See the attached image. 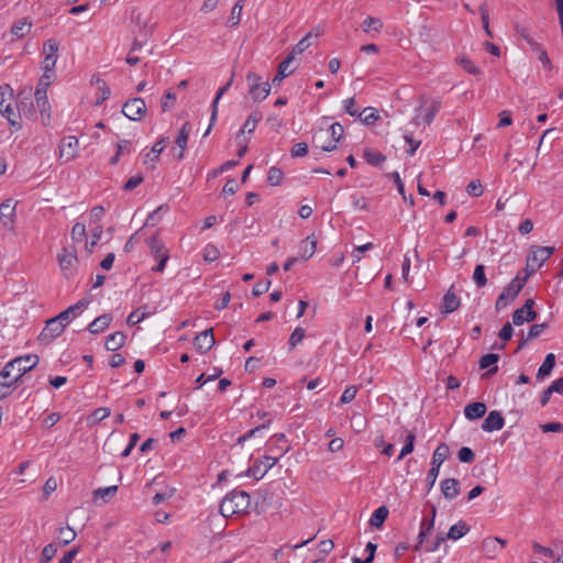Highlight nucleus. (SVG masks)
Instances as JSON below:
<instances>
[{"instance_id": "obj_18", "label": "nucleus", "mask_w": 563, "mask_h": 563, "mask_svg": "<svg viewBox=\"0 0 563 563\" xmlns=\"http://www.w3.org/2000/svg\"><path fill=\"white\" fill-rule=\"evenodd\" d=\"M441 492L445 499H454L460 494V482L456 478H446L442 481Z\"/></svg>"}, {"instance_id": "obj_59", "label": "nucleus", "mask_w": 563, "mask_h": 563, "mask_svg": "<svg viewBox=\"0 0 563 563\" xmlns=\"http://www.w3.org/2000/svg\"><path fill=\"white\" fill-rule=\"evenodd\" d=\"M548 328V323H537L530 327L527 334V340H533L541 335L544 329Z\"/></svg>"}, {"instance_id": "obj_7", "label": "nucleus", "mask_w": 563, "mask_h": 563, "mask_svg": "<svg viewBox=\"0 0 563 563\" xmlns=\"http://www.w3.org/2000/svg\"><path fill=\"white\" fill-rule=\"evenodd\" d=\"M122 113L132 121H140L146 113V104L142 98L128 100L122 107Z\"/></svg>"}, {"instance_id": "obj_62", "label": "nucleus", "mask_w": 563, "mask_h": 563, "mask_svg": "<svg viewBox=\"0 0 563 563\" xmlns=\"http://www.w3.org/2000/svg\"><path fill=\"white\" fill-rule=\"evenodd\" d=\"M466 191L471 196L479 197L483 194L482 184L478 180H473L467 185Z\"/></svg>"}, {"instance_id": "obj_4", "label": "nucleus", "mask_w": 563, "mask_h": 563, "mask_svg": "<svg viewBox=\"0 0 563 563\" xmlns=\"http://www.w3.org/2000/svg\"><path fill=\"white\" fill-rule=\"evenodd\" d=\"M525 286V278L518 274L500 292L496 302L495 309L497 311L504 310L510 302H512L519 295Z\"/></svg>"}, {"instance_id": "obj_33", "label": "nucleus", "mask_w": 563, "mask_h": 563, "mask_svg": "<svg viewBox=\"0 0 563 563\" xmlns=\"http://www.w3.org/2000/svg\"><path fill=\"white\" fill-rule=\"evenodd\" d=\"M76 536V531L67 526L57 529L56 538L62 544L67 545L75 540Z\"/></svg>"}, {"instance_id": "obj_36", "label": "nucleus", "mask_w": 563, "mask_h": 563, "mask_svg": "<svg viewBox=\"0 0 563 563\" xmlns=\"http://www.w3.org/2000/svg\"><path fill=\"white\" fill-rule=\"evenodd\" d=\"M133 22L136 26H139V32L141 35L146 37L150 34L152 26H148V18L146 15L143 13H137L133 16Z\"/></svg>"}, {"instance_id": "obj_13", "label": "nucleus", "mask_w": 563, "mask_h": 563, "mask_svg": "<svg viewBox=\"0 0 563 563\" xmlns=\"http://www.w3.org/2000/svg\"><path fill=\"white\" fill-rule=\"evenodd\" d=\"M192 131V125L189 121L185 122L181 129L179 130L177 137L175 140V144L179 147V153L177 154L178 159L184 158V152L187 147V141L189 137V134Z\"/></svg>"}, {"instance_id": "obj_39", "label": "nucleus", "mask_w": 563, "mask_h": 563, "mask_svg": "<svg viewBox=\"0 0 563 563\" xmlns=\"http://www.w3.org/2000/svg\"><path fill=\"white\" fill-rule=\"evenodd\" d=\"M262 120V114L260 112H253L247 119L246 121L244 122L240 133H244V132H247V133H252L255 128H256V124Z\"/></svg>"}, {"instance_id": "obj_41", "label": "nucleus", "mask_w": 563, "mask_h": 563, "mask_svg": "<svg viewBox=\"0 0 563 563\" xmlns=\"http://www.w3.org/2000/svg\"><path fill=\"white\" fill-rule=\"evenodd\" d=\"M473 280L478 288L486 286L487 278L485 275V266L484 265L478 264L475 266V269L473 273Z\"/></svg>"}, {"instance_id": "obj_42", "label": "nucleus", "mask_w": 563, "mask_h": 563, "mask_svg": "<svg viewBox=\"0 0 563 563\" xmlns=\"http://www.w3.org/2000/svg\"><path fill=\"white\" fill-rule=\"evenodd\" d=\"M110 409L107 408V407H99L97 409H95L91 413V416L88 418V421L91 420V422H89V424H95V423H98L102 420H104L106 418H108L110 416Z\"/></svg>"}, {"instance_id": "obj_15", "label": "nucleus", "mask_w": 563, "mask_h": 563, "mask_svg": "<svg viewBox=\"0 0 563 563\" xmlns=\"http://www.w3.org/2000/svg\"><path fill=\"white\" fill-rule=\"evenodd\" d=\"M78 146V140L75 136H67L62 140L60 143V157H65L66 161H70L76 156Z\"/></svg>"}, {"instance_id": "obj_20", "label": "nucleus", "mask_w": 563, "mask_h": 563, "mask_svg": "<svg viewBox=\"0 0 563 563\" xmlns=\"http://www.w3.org/2000/svg\"><path fill=\"white\" fill-rule=\"evenodd\" d=\"M111 321L112 316L110 313L101 314L88 324L87 330L92 334L101 333L110 325Z\"/></svg>"}, {"instance_id": "obj_8", "label": "nucleus", "mask_w": 563, "mask_h": 563, "mask_svg": "<svg viewBox=\"0 0 563 563\" xmlns=\"http://www.w3.org/2000/svg\"><path fill=\"white\" fill-rule=\"evenodd\" d=\"M553 246H532L527 256V258L530 261L532 271H538L553 254Z\"/></svg>"}, {"instance_id": "obj_47", "label": "nucleus", "mask_w": 563, "mask_h": 563, "mask_svg": "<svg viewBox=\"0 0 563 563\" xmlns=\"http://www.w3.org/2000/svg\"><path fill=\"white\" fill-rule=\"evenodd\" d=\"M283 177H284L283 170L278 167L273 166L268 170L267 181L272 186H278V185H280Z\"/></svg>"}, {"instance_id": "obj_25", "label": "nucleus", "mask_w": 563, "mask_h": 563, "mask_svg": "<svg viewBox=\"0 0 563 563\" xmlns=\"http://www.w3.org/2000/svg\"><path fill=\"white\" fill-rule=\"evenodd\" d=\"M486 405L481 401H474L468 404L464 408V415L468 420H476L482 418L486 413Z\"/></svg>"}, {"instance_id": "obj_23", "label": "nucleus", "mask_w": 563, "mask_h": 563, "mask_svg": "<svg viewBox=\"0 0 563 563\" xmlns=\"http://www.w3.org/2000/svg\"><path fill=\"white\" fill-rule=\"evenodd\" d=\"M498 360H499V355L495 354V353H488L481 357L479 368L481 369L489 368L484 374L485 377H488L489 375L497 373L498 367L496 366V363L498 362Z\"/></svg>"}, {"instance_id": "obj_37", "label": "nucleus", "mask_w": 563, "mask_h": 563, "mask_svg": "<svg viewBox=\"0 0 563 563\" xmlns=\"http://www.w3.org/2000/svg\"><path fill=\"white\" fill-rule=\"evenodd\" d=\"M118 492V486L112 485L108 487H101L93 492L96 498H101L103 503L109 501Z\"/></svg>"}, {"instance_id": "obj_34", "label": "nucleus", "mask_w": 563, "mask_h": 563, "mask_svg": "<svg viewBox=\"0 0 563 563\" xmlns=\"http://www.w3.org/2000/svg\"><path fill=\"white\" fill-rule=\"evenodd\" d=\"M243 2L244 0H238L235 4L233 5L230 16L228 19V26L234 27L236 26L241 21L242 15V9H243Z\"/></svg>"}, {"instance_id": "obj_29", "label": "nucleus", "mask_w": 563, "mask_h": 563, "mask_svg": "<svg viewBox=\"0 0 563 563\" xmlns=\"http://www.w3.org/2000/svg\"><path fill=\"white\" fill-rule=\"evenodd\" d=\"M555 365V355L553 353H549L541 366L538 369L537 378L543 379L544 377L549 376Z\"/></svg>"}, {"instance_id": "obj_48", "label": "nucleus", "mask_w": 563, "mask_h": 563, "mask_svg": "<svg viewBox=\"0 0 563 563\" xmlns=\"http://www.w3.org/2000/svg\"><path fill=\"white\" fill-rule=\"evenodd\" d=\"M306 331L303 328H296L288 340L289 350H294L305 338Z\"/></svg>"}, {"instance_id": "obj_57", "label": "nucleus", "mask_w": 563, "mask_h": 563, "mask_svg": "<svg viewBox=\"0 0 563 563\" xmlns=\"http://www.w3.org/2000/svg\"><path fill=\"white\" fill-rule=\"evenodd\" d=\"M328 132L330 133L332 140L339 142L344 133V128L341 123L334 122L330 125Z\"/></svg>"}, {"instance_id": "obj_54", "label": "nucleus", "mask_w": 563, "mask_h": 563, "mask_svg": "<svg viewBox=\"0 0 563 563\" xmlns=\"http://www.w3.org/2000/svg\"><path fill=\"white\" fill-rule=\"evenodd\" d=\"M440 108H441V101L437 100V99L432 100L431 106L423 119L427 124H431V122L433 121V119H434L435 114L438 113V111L440 110Z\"/></svg>"}, {"instance_id": "obj_16", "label": "nucleus", "mask_w": 563, "mask_h": 563, "mask_svg": "<svg viewBox=\"0 0 563 563\" xmlns=\"http://www.w3.org/2000/svg\"><path fill=\"white\" fill-rule=\"evenodd\" d=\"M146 244L150 247L151 255L156 260L164 255H169L164 242L157 235L148 238Z\"/></svg>"}, {"instance_id": "obj_11", "label": "nucleus", "mask_w": 563, "mask_h": 563, "mask_svg": "<svg viewBox=\"0 0 563 563\" xmlns=\"http://www.w3.org/2000/svg\"><path fill=\"white\" fill-rule=\"evenodd\" d=\"M213 330L212 328L200 332L194 339V346L200 353H207L214 345Z\"/></svg>"}, {"instance_id": "obj_38", "label": "nucleus", "mask_w": 563, "mask_h": 563, "mask_svg": "<svg viewBox=\"0 0 563 563\" xmlns=\"http://www.w3.org/2000/svg\"><path fill=\"white\" fill-rule=\"evenodd\" d=\"M356 115L365 124H373L378 119V112L374 108H365L362 112H357Z\"/></svg>"}, {"instance_id": "obj_5", "label": "nucleus", "mask_w": 563, "mask_h": 563, "mask_svg": "<svg viewBox=\"0 0 563 563\" xmlns=\"http://www.w3.org/2000/svg\"><path fill=\"white\" fill-rule=\"evenodd\" d=\"M249 85V92L255 101L264 100L271 91V84L268 81H261V77L255 73L246 75Z\"/></svg>"}, {"instance_id": "obj_58", "label": "nucleus", "mask_w": 563, "mask_h": 563, "mask_svg": "<svg viewBox=\"0 0 563 563\" xmlns=\"http://www.w3.org/2000/svg\"><path fill=\"white\" fill-rule=\"evenodd\" d=\"M290 154L292 157H303L308 154V144L305 143V142H299V143H296L291 151H290Z\"/></svg>"}, {"instance_id": "obj_3", "label": "nucleus", "mask_w": 563, "mask_h": 563, "mask_svg": "<svg viewBox=\"0 0 563 563\" xmlns=\"http://www.w3.org/2000/svg\"><path fill=\"white\" fill-rule=\"evenodd\" d=\"M13 90L9 85L0 86V112L3 117H5L9 123L19 130L21 128L19 118L20 115L15 113L13 107Z\"/></svg>"}, {"instance_id": "obj_10", "label": "nucleus", "mask_w": 563, "mask_h": 563, "mask_svg": "<svg viewBox=\"0 0 563 563\" xmlns=\"http://www.w3.org/2000/svg\"><path fill=\"white\" fill-rule=\"evenodd\" d=\"M278 461V457L265 455L261 461H256L252 467L249 468L247 475L254 478H262L268 470H271Z\"/></svg>"}, {"instance_id": "obj_9", "label": "nucleus", "mask_w": 563, "mask_h": 563, "mask_svg": "<svg viewBox=\"0 0 563 563\" xmlns=\"http://www.w3.org/2000/svg\"><path fill=\"white\" fill-rule=\"evenodd\" d=\"M59 267L66 277H69L74 273V268L78 263L77 254L75 249L64 247L63 252L57 256Z\"/></svg>"}, {"instance_id": "obj_28", "label": "nucleus", "mask_w": 563, "mask_h": 563, "mask_svg": "<svg viewBox=\"0 0 563 563\" xmlns=\"http://www.w3.org/2000/svg\"><path fill=\"white\" fill-rule=\"evenodd\" d=\"M317 249V241L308 236L306 240L301 242L299 254L301 256V260L307 261L309 260L316 252Z\"/></svg>"}, {"instance_id": "obj_12", "label": "nucleus", "mask_w": 563, "mask_h": 563, "mask_svg": "<svg viewBox=\"0 0 563 563\" xmlns=\"http://www.w3.org/2000/svg\"><path fill=\"white\" fill-rule=\"evenodd\" d=\"M505 426V419L501 413L497 410H493L485 418L482 429L486 432H493L501 430Z\"/></svg>"}, {"instance_id": "obj_2", "label": "nucleus", "mask_w": 563, "mask_h": 563, "mask_svg": "<svg viewBox=\"0 0 563 563\" xmlns=\"http://www.w3.org/2000/svg\"><path fill=\"white\" fill-rule=\"evenodd\" d=\"M251 505V497L244 490H233L224 496L220 504V514L223 517L246 512Z\"/></svg>"}, {"instance_id": "obj_32", "label": "nucleus", "mask_w": 563, "mask_h": 563, "mask_svg": "<svg viewBox=\"0 0 563 563\" xmlns=\"http://www.w3.org/2000/svg\"><path fill=\"white\" fill-rule=\"evenodd\" d=\"M388 516L386 506L378 507L369 518V525L374 528H380Z\"/></svg>"}, {"instance_id": "obj_26", "label": "nucleus", "mask_w": 563, "mask_h": 563, "mask_svg": "<svg viewBox=\"0 0 563 563\" xmlns=\"http://www.w3.org/2000/svg\"><path fill=\"white\" fill-rule=\"evenodd\" d=\"M125 342V334L121 331H117L107 336L104 346L108 351L115 352L123 346Z\"/></svg>"}, {"instance_id": "obj_17", "label": "nucleus", "mask_w": 563, "mask_h": 563, "mask_svg": "<svg viewBox=\"0 0 563 563\" xmlns=\"http://www.w3.org/2000/svg\"><path fill=\"white\" fill-rule=\"evenodd\" d=\"M461 305L460 298L453 291V286L446 291L442 299V312L451 313L459 309Z\"/></svg>"}, {"instance_id": "obj_45", "label": "nucleus", "mask_w": 563, "mask_h": 563, "mask_svg": "<svg viewBox=\"0 0 563 563\" xmlns=\"http://www.w3.org/2000/svg\"><path fill=\"white\" fill-rule=\"evenodd\" d=\"M433 527H434L433 518H431L429 521L422 520L421 530L418 536V543L415 547L416 550H419L420 545L424 541L426 536L433 529Z\"/></svg>"}, {"instance_id": "obj_51", "label": "nucleus", "mask_w": 563, "mask_h": 563, "mask_svg": "<svg viewBox=\"0 0 563 563\" xmlns=\"http://www.w3.org/2000/svg\"><path fill=\"white\" fill-rule=\"evenodd\" d=\"M479 12H481V19L483 23V29L486 32V34L492 37V31L489 29V14H488V8L486 3H482L479 5Z\"/></svg>"}, {"instance_id": "obj_35", "label": "nucleus", "mask_w": 563, "mask_h": 563, "mask_svg": "<svg viewBox=\"0 0 563 563\" xmlns=\"http://www.w3.org/2000/svg\"><path fill=\"white\" fill-rule=\"evenodd\" d=\"M456 63L468 74L479 75L481 69L465 55L456 57Z\"/></svg>"}, {"instance_id": "obj_56", "label": "nucleus", "mask_w": 563, "mask_h": 563, "mask_svg": "<svg viewBox=\"0 0 563 563\" xmlns=\"http://www.w3.org/2000/svg\"><path fill=\"white\" fill-rule=\"evenodd\" d=\"M457 456L462 463H472L475 459L474 452L467 446L461 448Z\"/></svg>"}, {"instance_id": "obj_50", "label": "nucleus", "mask_w": 563, "mask_h": 563, "mask_svg": "<svg viewBox=\"0 0 563 563\" xmlns=\"http://www.w3.org/2000/svg\"><path fill=\"white\" fill-rule=\"evenodd\" d=\"M415 440H416V435L413 433H409L406 437V442H405V445L402 446V449L400 451L398 460H401L402 457H405L406 455L410 454L413 451V449H415Z\"/></svg>"}, {"instance_id": "obj_64", "label": "nucleus", "mask_w": 563, "mask_h": 563, "mask_svg": "<svg viewBox=\"0 0 563 563\" xmlns=\"http://www.w3.org/2000/svg\"><path fill=\"white\" fill-rule=\"evenodd\" d=\"M143 179L144 178L142 175L132 176L126 180V183L123 186V189L126 191H131L134 188H136L143 181Z\"/></svg>"}, {"instance_id": "obj_55", "label": "nucleus", "mask_w": 563, "mask_h": 563, "mask_svg": "<svg viewBox=\"0 0 563 563\" xmlns=\"http://www.w3.org/2000/svg\"><path fill=\"white\" fill-rule=\"evenodd\" d=\"M44 60H43V70L45 73H52L55 68L58 55L56 54H44Z\"/></svg>"}, {"instance_id": "obj_14", "label": "nucleus", "mask_w": 563, "mask_h": 563, "mask_svg": "<svg viewBox=\"0 0 563 563\" xmlns=\"http://www.w3.org/2000/svg\"><path fill=\"white\" fill-rule=\"evenodd\" d=\"M88 306V301L82 299L79 300L77 303L68 307L64 311H62L59 314H57V319H59L63 323L68 322L71 318H76L81 311H84Z\"/></svg>"}, {"instance_id": "obj_30", "label": "nucleus", "mask_w": 563, "mask_h": 563, "mask_svg": "<svg viewBox=\"0 0 563 563\" xmlns=\"http://www.w3.org/2000/svg\"><path fill=\"white\" fill-rule=\"evenodd\" d=\"M449 452V446L445 443H441L433 452L431 466L440 470L442 463L446 460Z\"/></svg>"}, {"instance_id": "obj_49", "label": "nucleus", "mask_w": 563, "mask_h": 563, "mask_svg": "<svg viewBox=\"0 0 563 563\" xmlns=\"http://www.w3.org/2000/svg\"><path fill=\"white\" fill-rule=\"evenodd\" d=\"M102 235V227L98 225L91 230V241L86 243V250L88 253H92L95 246Z\"/></svg>"}, {"instance_id": "obj_24", "label": "nucleus", "mask_w": 563, "mask_h": 563, "mask_svg": "<svg viewBox=\"0 0 563 563\" xmlns=\"http://www.w3.org/2000/svg\"><path fill=\"white\" fill-rule=\"evenodd\" d=\"M232 81H233V76H232V77L230 78V80H229V81H228L223 87H221V88L219 89V91L217 92L216 98H214V100H213V102H212V106H211L212 110H211V115H210V124H209V126H208V129H207V131H206V133H205V136H207V135L210 133V131H211V129H212V125H213V123H214V122H216V120H217L218 102H219V100L221 99V97L223 96V93L229 89V87L231 86Z\"/></svg>"}, {"instance_id": "obj_63", "label": "nucleus", "mask_w": 563, "mask_h": 563, "mask_svg": "<svg viewBox=\"0 0 563 563\" xmlns=\"http://www.w3.org/2000/svg\"><path fill=\"white\" fill-rule=\"evenodd\" d=\"M59 48V43L55 38H48L43 46L44 54H56Z\"/></svg>"}, {"instance_id": "obj_43", "label": "nucleus", "mask_w": 563, "mask_h": 563, "mask_svg": "<svg viewBox=\"0 0 563 563\" xmlns=\"http://www.w3.org/2000/svg\"><path fill=\"white\" fill-rule=\"evenodd\" d=\"M96 84L98 86V90L100 91V96L96 100V106H99L110 97L111 91L103 79L96 78Z\"/></svg>"}, {"instance_id": "obj_22", "label": "nucleus", "mask_w": 563, "mask_h": 563, "mask_svg": "<svg viewBox=\"0 0 563 563\" xmlns=\"http://www.w3.org/2000/svg\"><path fill=\"white\" fill-rule=\"evenodd\" d=\"M34 96H35L36 107L41 111L43 121L45 120V115L47 117V119H49V113H48L49 103H48L46 90H44V88H42V87H37Z\"/></svg>"}, {"instance_id": "obj_40", "label": "nucleus", "mask_w": 563, "mask_h": 563, "mask_svg": "<svg viewBox=\"0 0 563 563\" xmlns=\"http://www.w3.org/2000/svg\"><path fill=\"white\" fill-rule=\"evenodd\" d=\"M364 158L368 164L373 166H378L386 161L385 155H383L380 152L372 150H366L364 152Z\"/></svg>"}, {"instance_id": "obj_61", "label": "nucleus", "mask_w": 563, "mask_h": 563, "mask_svg": "<svg viewBox=\"0 0 563 563\" xmlns=\"http://www.w3.org/2000/svg\"><path fill=\"white\" fill-rule=\"evenodd\" d=\"M356 393H357V388L355 386L346 387L345 390L343 391L341 398H340V402L341 404H349V402H351L355 398Z\"/></svg>"}, {"instance_id": "obj_31", "label": "nucleus", "mask_w": 563, "mask_h": 563, "mask_svg": "<svg viewBox=\"0 0 563 563\" xmlns=\"http://www.w3.org/2000/svg\"><path fill=\"white\" fill-rule=\"evenodd\" d=\"M470 531V527L466 525V522L460 520L457 523L453 525L446 536H444L446 539L451 540H459L463 536H465Z\"/></svg>"}, {"instance_id": "obj_60", "label": "nucleus", "mask_w": 563, "mask_h": 563, "mask_svg": "<svg viewBox=\"0 0 563 563\" xmlns=\"http://www.w3.org/2000/svg\"><path fill=\"white\" fill-rule=\"evenodd\" d=\"M175 100H176V96L174 92H172V91L166 92V95L164 96L162 103H161L162 110L164 112L170 110L175 104Z\"/></svg>"}, {"instance_id": "obj_6", "label": "nucleus", "mask_w": 563, "mask_h": 563, "mask_svg": "<svg viewBox=\"0 0 563 563\" xmlns=\"http://www.w3.org/2000/svg\"><path fill=\"white\" fill-rule=\"evenodd\" d=\"M66 328V323H63L57 317L51 318L46 321L45 328L41 331L38 335V341L44 344H48L54 339L59 336L64 329Z\"/></svg>"}, {"instance_id": "obj_53", "label": "nucleus", "mask_w": 563, "mask_h": 563, "mask_svg": "<svg viewBox=\"0 0 563 563\" xmlns=\"http://www.w3.org/2000/svg\"><path fill=\"white\" fill-rule=\"evenodd\" d=\"M71 240L80 242L86 236V227L84 223L77 222L71 229Z\"/></svg>"}, {"instance_id": "obj_46", "label": "nucleus", "mask_w": 563, "mask_h": 563, "mask_svg": "<svg viewBox=\"0 0 563 563\" xmlns=\"http://www.w3.org/2000/svg\"><path fill=\"white\" fill-rule=\"evenodd\" d=\"M364 32H369L371 30L375 32H379L383 27V23L379 19L374 16H367L362 24Z\"/></svg>"}, {"instance_id": "obj_52", "label": "nucleus", "mask_w": 563, "mask_h": 563, "mask_svg": "<svg viewBox=\"0 0 563 563\" xmlns=\"http://www.w3.org/2000/svg\"><path fill=\"white\" fill-rule=\"evenodd\" d=\"M57 547L54 543H49L44 547L41 554V563H48L56 554Z\"/></svg>"}, {"instance_id": "obj_44", "label": "nucleus", "mask_w": 563, "mask_h": 563, "mask_svg": "<svg viewBox=\"0 0 563 563\" xmlns=\"http://www.w3.org/2000/svg\"><path fill=\"white\" fill-rule=\"evenodd\" d=\"M312 36V33H307L291 49L290 54L292 56H297L302 54L310 45L309 38Z\"/></svg>"}, {"instance_id": "obj_21", "label": "nucleus", "mask_w": 563, "mask_h": 563, "mask_svg": "<svg viewBox=\"0 0 563 563\" xmlns=\"http://www.w3.org/2000/svg\"><path fill=\"white\" fill-rule=\"evenodd\" d=\"M15 211V202L12 199H7L0 205V218L4 227L13 223Z\"/></svg>"}, {"instance_id": "obj_19", "label": "nucleus", "mask_w": 563, "mask_h": 563, "mask_svg": "<svg viewBox=\"0 0 563 563\" xmlns=\"http://www.w3.org/2000/svg\"><path fill=\"white\" fill-rule=\"evenodd\" d=\"M31 29L32 22L23 18L12 24L10 33L14 38L20 40L25 37L31 32Z\"/></svg>"}, {"instance_id": "obj_27", "label": "nucleus", "mask_w": 563, "mask_h": 563, "mask_svg": "<svg viewBox=\"0 0 563 563\" xmlns=\"http://www.w3.org/2000/svg\"><path fill=\"white\" fill-rule=\"evenodd\" d=\"M168 142V137H162L159 141H157L151 148V151L145 155L144 164H147L148 162H156L165 148L166 144Z\"/></svg>"}, {"instance_id": "obj_1", "label": "nucleus", "mask_w": 563, "mask_h": 563, "mask_svg": "<svg viewBox=\"0 0 563 563\" xmlns=\"http://www.w3.org/2000/svg\"><path fill=\"white\" fill-rule=\"evenodd\" d=\"M38 363V356L29 354L15 357L7 363L0 372V387H11L29 371L33 369Z\"/></svg>"}]
</instances>
